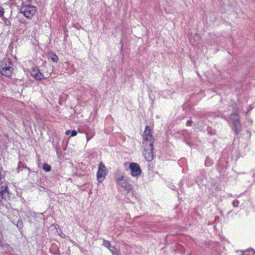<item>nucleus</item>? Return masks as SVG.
Here are the masks:
<instances>
[{
  "label": "nucleus",
  "mask_w": 255,
  "mask_h": 255,
  "mask_svg": "<svg viewBox=\"0 0 255 255\" xmlns=\"http://www.w3.org/2000/svg\"><path fill=\"white\" fill-rule=\"evenodd\" d=\"M239 108L237 107L236 104L234 105V107H233V112L231 115H236L239 116Z\"/></svg>",
  "instance_id": "nucleus-17"
},
{
  "label": "nucleus",
  "mask_w": 255,
  "mask_h": 255,
  "mask_svg": "<svg viewBox=\"0 0 255 255\" xmlns=\"http://www.w3.org/2000/svg\"><path fill=\"white\" fill-rule=\"evenodd\" d=\"M36 11L35 6L30 5H23L20 9V12L27 18H31Z\"/></svg>",
  "instance_id": "nucleus-3"
},
{
  "label": "nucleus",
  "mask_w": 255,
  "mask_h": 255,
  "mask_svg": "<svg viewBox=\"0 0 255 255\" xmlns=\"http://www.w3.org/2000/svg\"><path fill=\"white\" fill-rule=\"evenodd\" d=\"M2 18V19L3 21L4 25L5 26H10L11 25V23L9 20H8L7 18L4 17L3 15L1 17Z\"/></svg>",
  "instance_id": "nucleus-15"
},
{
  "label": "nucleus",
  "mask_w": 255,
  "mask_h": 255,
  "mask_svg": "<svg viewBox=\"0 0 255 255\" xmlns=\"http://www.w3.org/2000/svg\"><path fill=\"white\" fill-rule=\"evenodd\" d=\"M114 176L117 185L127 178V177L124 175V173L120 170H117L116 171Z\"/></svg>",
  "instance_id": "nucleus-7"
},
{
  "label": "nucleus",
  "mask_w": 255,
  "mask_h": 255,
  "mask_svg": "<svg viewBox=\"0 0 255 255\" xmlns=\"http://www.w3.org/2000/svg\"><path fill=\"white\" fill-rule=\"evenodd\" d=\"M70 132H71V131H70V130H69V129H68V130H67L66 131V132H65V134H66V135H69V134L70 133Z\"/></svg>",
  "instance_id": "nucleus-24"
},
{
  "label": "nucleus",
  "mask_w": 255,
  "mask_h": 255,
  "mask_svg": "<svg viewBox=\"0 0 255 255\" xmlns=\"http://www.w3.org/2000/svg\"><path fill=\"white\" fill-rule=\"evenodd\" d=\"M236 124H234L235 128V132L236 134H238L242 130V127L240 123H236Z\"/></svg>",
  "instance_id": "nucleus-10"
},
{
  "label": "nucleus",
  "mask_w": 255,
  "mask_h": 255,
  "mask_svg": "<svg viewBox=\"0 0 255 255\" xmlns=\"http://www.w3.org/2000/svg\"><path fill=\"white\" fill-rule=\"evenodd\" d=\"M12 223L13 224L16 226V227L18 228L19 230L22 229L23 227V223L21 220H19L17 222L16 224H15L14 221H12Z\"/></svg>",
  "instance_id": "nucleus-14"
},
{
  "label": "nucleus",
  "mask_w": 255,
  "mask_h": 255,
  "mask_svg": "<svg viewBox=\"0 0 255 255\" xmlns=\"http://www.w3.org/2000/svg\"><path fill=\"white\" fill-rule=\"evenodd\" d=\"M13 68L11 63L7 59H4L0 62V74L6 77H10L12 75Z\"/></svg>",
  "instance_id": "nucleus-2"
},
{
  "label": "nucleus",
  "mask_w": 255,
  "mask_h": 255,
  "mask_svg": "<svg viewBox=\"0 0 255 255\" xmlns=\"http://www.w3.org/2000/svg\"><path fill=\"white\" fill-rule=\"evenodd\" d=\"M230 119L232 120L233 125L236 124V123H240L239 120V116L236 115H231Z\"/></svg>",
  "instance_id": "nucleus-12"
},
{
  "label": "nucleus",
  "mask_w": 255,
  "mask_h": 255,
  "mask_svg": "<svg viewBox=\"0 0 255 255\" xmlns=\"http://www.w3.org/2000/svg\"><path fill=\"white\" fill-rule=\"evenodd\" d=\"M103 245L107 248L110 249V248L111 247V243L110 241L107 240H104L103 242Z\"/></svg>",
  "instance_id": "nucleus-18"
},
{
  "label": "nucleus",
  "mask_w": 255,
  "mask_h": 255,
  "mask_svg": "<svg viewBox=\"0 0 255 255\" xmlns=\"http://www.w3.org/2000/svg\"><path fill=\"white\" fill-rule=\"evenodd\" d=\"M110 252L113 255H120V250L114 246H111L110 248Z\"/></svg>",
  "instance_id": "nucleus-11"
},
{
  "label": "nucleus",
  "mask_w": 255,
  "mask_h": 255,
  "mask_svg": "<svg viewBox=\"0 0 255 255\" xmlns=\"http://www.w3.org/2000/svg\"><path fill=\"white\" fill-rule=\"evenodd\" d=\"M192 121L191 120H188L187 121V123H186V125L187 126H190L191 125V123H192Z\"/></svg>",
  "instance_id": "nucleus-23"
},
{
  "label": "nucleus",
  "mask_w": 255,
  "mask_h": 255,
  "mask_svg": "<svg viewBox=\"0 0 255 255\" xmlns=\"http://www.w3.org/2000/svg\"><path fill=\"white\" fill-rule=\"evenodd\" d=\"M43 169L46 172H49L51 170V166L47 163H44L43 165Z\"/></svg>",
  "instance_id": "nucleus-16"
},
{
  "label": "nucleus",
  "mask_w": 255,
  "mask_h": 255,
  "mask_svg": "<svg viewBox=\"0 0 255 255\" xmlns=\"http://www.w3.org/2000/svg\"><path fill=\"white\" fill-rule=\"evenodd\" d=\"M129 168L130 170L131 175L133 177H137L141 173V169L138 164L135 162L129 163Z\"/></svg>",
  "instance_id": "nucleus-6"
},
{
  "label": "nucleus",
  "mask_w": 255,
  "mask_h": 255,
  "mask_svg": "<svg viewBox=\"0 0 255 255\" xmlns=\"http://www.w3.org/2000/svg\"><path fill=\"white\" fill-rule=\"evenodd\" d=\"M239 201L238 200H235L233 201L232 204L234 207H238L239 206Z\"/></svg>",
  "instance_id": "nucleus-19"
},
{
  "label": "nucleus",
  "mask_w": 255,
  "mask_h": 255,
  "mask_svg": "<svg viewBox=\"0 0 255 255\" xmlns=\"http://www.w3.org/2000/svg\"><path fill=\"white\" fill-rule=\"evenodd\" d=\"M49 58L51 59V60L53 62H57L58 61L59 58H58V56L55 53H49Z\"/></svg>",
  "instance_id": "nucleus-13"
},
{
  "label": "nucleus",
  "mask_w": 255,
  "mask_h": 255,
  "mask_svg": "<svg viewBox=\"0 0 255 255\" xmlns=\"http://www.w3.org/2000/svg\"><path fill=\"white\" fill-rule=\"evenodd\" d=\"M4 12L5 11L4 8L0 6V17L4 15Z\"/></svg>",
  "instance_id": "nucleus-20"
},
{
  "label": "nucleus",
  "mask_w": 255,
  "mask_h": 255,
  "mask_svg": "<svg viewBox=\"0 0 255 255\" xmlns=\"http://www.w3.org/2000/svg\"><path fill=\"white\" fill-rule=\"evenodd\" d=\"M108 172V171L105 165L102 162H101L99 164L98 170L97 173L98 181L102 183L105 179Z\"/></svg>",
  "instance_id": "nucleus-4"
},
{
  "label": "nucleus",
  "mask_w": 255,
  "mask_h": 255,
  "mask_svg": "<svg viewBox=\"0 0 255 255\" xmlns=\"http://www.w3.org/2000/svg\"><path fill=\"white\" fill-rule=\"evenodd\" d=\"M77 134V132L75 130H73L71 131V136L73 137L76 136Z\"/></svg>",
  "instance_id": "nucleus-22"
},
{
  "label": "nucleus",
  "mask_w": 255,
  "mask_h": 255,
  "mask_svg": "<svg viewBox=\"0 0 255 255\" xmlns=\"http://www.w3.org/2000/svg\"><path fill=\"white\" fill-rule=\"evenodd\" d=\"M91 138H89L88 135H87V142L91 139Z\"/></svg>",
  "instance_id": "nucleus-25"
},
{
  "label": "nucleus",
  "mask_w": 255,
  "mask_h": 255,
  "mask_svg": "<svg viewBox=\"0 0 255 255\" xmlns=\"http://www.w3.org/2000/svg\"><path fill=\"white\" fill-rule=\"evenodd\" d=\"M0 196L3 199H6L8 196V187L7 185H2L0 187Z\"/></svg>",
  "instance_id": "nucleus-8"
},
{
  "label": "nucleus",
  "mask_w": 255,
  "mask_h": 255,
  "mask_svg": "<svg viewBox=\"0 0 255 255\" xmlns=\"http://www.w3.org/2000/svg\"><path fill=\"white\" fill-rule=\"evenodd\" d=\"M134 196L132 197V194H131V192H130V194L128 195V197H129V198H128V199L129 200L130 199H133V198L136 199V192L135 191H134Z\"/></svg>",
  "instance_id": "nucleus-21"
},
{
  "label": "nucleus",
  "mask_w": 255,
  "mask_h": 255,
  "mask_svg": "<svg viewBox=\"0 0 255 255\" xmlns=\"http://www.w3.org/2000/svg\"><path fill=\"white\" fill-rule=\"evenodd\" d=\"M31 76L33 77L37 80H41L44 79V75L39 71L37 72H32Z\"/></svg>",
  "instance_id": "nucleus-9"
},
{
  "label": "nucleus",
  "mask_w": 255,
  "mask_h": 255,
  "mask_svg": "<svg viewBox=\"0 0 255 255\" xmlns=\"http://www.w3.org/2000/svg\"><path fill=\"white\" fill-rule=\"evenodd\" d=\"M118 185L120 186L122 188H124L127 191V193L126 195L127 198H129L128 197L130 192H131L132 196H134V191L133 190V187L130 183L128 178H126L122 182H120Z\"/></svg>",
  "instance_id": "nucleus-5"
},
{
  "label": "nucleus",
  "mask_w": 255,
  "mask_h": 255,
  "mask_svg": "<svg viewBox=\"0 0 255 255\" xmlns=\"http://www.w3.org/2000/svg\"><path fill=\"white\" fill-rule=\"evenodd\" d=\"M153 142L154 138L151 132L150 128L147 126L143 133L142 147L143 156L146 160L148 162L153 159Z\"/></svg>",
  "instance_id": "nucleus-1"
}]
</instances>
